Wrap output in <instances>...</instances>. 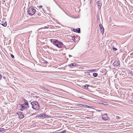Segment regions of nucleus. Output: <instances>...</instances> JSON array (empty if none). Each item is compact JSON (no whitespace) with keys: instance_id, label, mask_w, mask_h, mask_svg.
<instances>
[{"instance_id":"1","label":"nucleus","mask_w":133,"mask_h":133,"mask_svg":"<svg viewBox=\"0 0 133 133\" xmlns=\"http://www.w3.org/2000/svg\"><path fill=\"white\" fill-rule=\"evenodd\" d=\"M51 41L53 44L56 46L57 48L61 49L64 46L63 44L61 41H59L56 39H51Z\"/></svg>"},{"instance_id":"2","label":"nucleus","mask_w":133,"mask_h":133,"mask_svg":"<svg viewBox=\"0 0 133 133\" xmlns=\"http://www.w3.org/2000/svg\"><path fill=\"white\" fill-rule=\"evenodd\" d=\"M32 108L35 110H38L39 109L38 103L37 102H32L31 103Z\"/></svg>"},{"instance_id":"3","label":"nucleus","mask_w":133,"mask_h":133,"mask_svg":"<svg viewBox=\"0 0 133 133\" xmlns=\"http://www.w3.org/2000/svg\"><path fill=\"white\" fill-rule=\"evenodd\" d=\"M28 14L30 15H34L36 12V10L35 7H31L29 8L28 11Z\"/></svg>"},{"instance_id":"4","label":"nucleus","mask_w":133,"mask_h":133,"mask_svg":"<svg viewBox=\"0 0 133 133\" xmlns=\"http://www.w3.org/2000/svg\"><path fill=\"white\" fill-rule=\"evenodd\" d=\"M39 117L43 118H45L46 117L49 118L50 117L49 116L47 115L42 113L40 114L39 116Z\"/></svg>"},{"instance_id":"5","label":"nucleus","mask_w":133,"mask_h":133,"mask_svg":"<svg viewBox=\"0 0 133 133\" xmlns=\"http://www.w3.org/2000/svg\"><path fill=\"white\" fill-rule=\"evenodd\" d=\"M29 104L28 102H26L21 105L22 108L23 109H25L29 107Z\"/></svg>"},{"instance_id":"6","label":"nucleus","mask_w":133,"mask_h":133,"mask_svg":"<svg viewBox=\"0 0 133 133\" xmlns=\"http://www.w3.org/2000/svg\"><path fill=\"white\" fill-rule=\"evenodd\" d=\"M102 118L103 120L105 121H107L110 118L108 116L107 114H105L102 116Z\"/></svg>"},{"instance_id":"7","label":"nucleus","mask_w":133,"mask_h":133,"mask_svg":"<svg viewBox=\"0 0 133 133\" xmlns=\"http://www.w3.org/2000/svg\"><path fill=\"white\" fill-rule=\"evenodd\" d=\"M113 65L115 66H118L120 65L119 62L117 61H115Z\"/></svg>"},{"instance_id":"8","label":"nucleus","mask_w":133,"mask_h":133,"mask_svg":"<svg viewBox=\"0 0 133 133\" xmlns=\"http://www.w3.org/2000/svg\"><path fill=\"white\" fill-rule=\"evenodd\" d=\"M18 114H19V119H21L23 118L24 117V116L22 112H19Z\"/></svg>"},{"instance_id":"9","label":"nucleus","mask_w":133,"mask_h":133,"mask_svg":"<svg viewBox=\"0 0 133 133\" xmlns=\"http://www.w3.org/2000/svg\"><path fill=\"white\" fill-rule=\"evenodd\" d=\"M99 27L100 28V31L102 33L104 32V28L103 27L102 25L100 24L99 25Z\"/></svg>"},{"instance_id":"10","label":"nucleus","mask_w":133,"mask_h":133,"mask_svg":"<svg viewBox=\"0 0 133 133\" xmlns=\"http://www.w3.org/2000/svg\"><path fill=\"white\" fill-rule=\"evenodd\" d=\"M73 31L74 32H77L78 33H80V28H78L77 29H74L73 30Z\"/></svg>"},{"instance_id":"11","label":"nucleus","mask_w":133,"mask_h":133,"mask_svg":"<svg viewBox=\"0 0 133 133\" xmlns=\"http://www.w3.org/2000/svg\"><path fill=\"white\" fill-rule=\"evenodd\" d=\"M97 3L98 4V7L99 8H100L102 6L101 2L100 1H99L97 2Z\"/></svg>"},{"instance_id":"12","label":"nucleus","mask_w":133,"mask_h":133,"mask_svg":"<svg viewBox=\"0 0 133 133\" xmlns=\"http://www.w3.org/2000/svg\"><path fill=\"white\" fill-rule=\"evenodd\" d=\"M76 64H76L74 63H71L69 65V66H76Z\"/></svg>"},{"instance_id":"13","label":"nucleus","mask_w":133,"mask_h":133,"mask_svg":"<svg viewBox=\"0 0 133 133\" xmlns=\"http://www.w3.org/2000/svg\"><path fill=\"white\" fill-rule=\"evenodd\" d=\"M77 106L81 107H83L84 106V105L81 104H77Z\"/></svg>"},{"instance_id":"14","label":"nucleus","mask_w":133,"mask_h":133,"mask_svg":"<svg viewBox=\"0 0 133 133\" xmlns=\"http://www.w3.org/2000/svg\"><path fill=\"white\" fill-rule=\"evenodd\" d=\"M93 76L94 77H96L97 76L98 74L97 73H94L93 74Z\"/></svg>"},{"instance_id":"15","label":"nucleus","mask_w":133,"mask_h":133,"mask_svg":"<svg viewBox=\"0 0 133 133\" xmlns=\"http://www.w3.org/2000/svg\"><path fill=\"white\" fill-rule=\"evenodd\" d=\"M88 87V85H85L84 86L83 88L84 89H86Z\"/></svg>"},{"instance_id":"16","label":"nucleus","mask_w":133,"mask_h":133,"mask_svg":"<svg viewBox=\"0 0 133 133\" xmlns=\"http://www.w3.org/2000/svg\"><path fill=\"white\" fill-rule=\"evenodd\" d=\"M1 24L4 26H6L7 25V23H6V22L3 24Z\"/></svg>"},{"instance_id":"17","label":"nucleus","mask_w":133,"mask_h":133,"mask_svg":"<svg viewBox=\"0 0 133 133\" xmlns=\"http://www.w3.org/2000/svg\"><path fill=\"white\" fill-rule=\"evenodd\" d=\"M5 130L4 128H0V132H3Z\"/></svg>"},{"instance_id":"18","label":"nucleus","mask_w":133,"mask_h":133,"mask_svg":"<svg viewBox=\"0 0 133 133\" xmlns=\"http://www.w3.org/2000/svg\"><path fill=\"white\" fill-rule=\"evenodd\" d=\"M89 71L90 72H95L96 71V70L95 69H94L93 70H90Z\"/></svg>"},{"instance_id":"19","label":"nucleus","mask_w":133,"mask_h":133,"mask_svg":"<svg viewBox=\"0 0 133 133\" xmlns=\"http://www.w3.org/2000/svg\"><path fill=\"white\" fill-rule=\"evenodd\" d=\"M66 132V131L65 130H63L61 132H59V133H65Z\"/></svg>"},{"instance_id":"20","label":"nucleus","mask_w":133,"mask_h":133,"mask_svg":"<svg viewBox=\"0 0 133 133\" xmlns=\"http://www.w3.org/2000/svg\"><path fill=\"white\" fill-rule=\"evenodd\" d=\"M113 49L114 50V51H116L117 50V49L116 48H114V46H113Z\"/></svg>"},{"instance_id":"21","label":"nucleus","mask_w":133,"mask_h":133,"mask_svg":"<svg viewBox=\"0 0 133 133\" xmlns=\"http://www.w3.org/2000/svg\"><path fill=\"white\" fill-rule=\"evenodd\" d=\"M11 57L13 58H14V56L12 54H11Z\"/></svg>"},{"instance_id":"22","label":"nucleus","mask_w":133,"mask_h":133,"mask_svg":"<svg viewBox=\"0 0 133 133\" xmlns=\"http://www.w3.org/2000/svg\"><path fill=\"white\" fill-rule=\"evenodd\" d=\"M72 39L73 40V41L74 42H75V39L74 37H72Z\"/></svg>"},{"instance_id":"23","label":"nucleus","mask_w":133,"mask_h":133,"mask_svg":"<svg viewBox=\"0 0 133 133\" xmlns=\"http://www.w3.org/2000/svg\"><path fill=\"white\" fill-rule=\"evenodd\" d=\"M38 15L39 16H41V14L40 13H38Z\"/></svg>"},{"instance_id":"24","label":"nucleus","mask_w":133,"mask_h":133,"mask_svg":"<svg viewBox=\"0 0 133 133\" xmlns=\"http://www.w3.org/2000/svg\"><path fill=\"white\" fill-rule=\"evenodd\" d=\"M2 78V75L0 74V79H1Z\"/></svg>"},{"instance_id":"25","label":"nucleus","mask_w":133,"mask_h":133,"mask_svg":"<svg viewBox=\"0 0 133 133\" xmlns=\"http://www.w3.org/2000/svg\"><path fill=\"white\" fill-rule=\"evenodd\" d=\"M107 103L106 102H104V103H103V104L104 105H106L107 104Z\"/></svg>"},{"instance_id":"26","label":"nucleus","mask_w":133,"mask_h":133,"mask_svg":"<svg viewBox=\"0 0 133 133\" xmlns=\"http://www.w3.org/2000/svg\"><path fill=\"white\" fill-rule=\"evenodd\" d=\"M44 28H47V29H48L49 28V27H47V26H45L44 27Z\"/></svg>"},{"instance_id":"27","label":"nucleus","mask_w":133,"mask_h":133,"mask_svg":"<svg viewBox=\"0 0 133 133\" xmlns=\"http://www.w3.org/2000/svg\"><path fill=\"white\" fill-rule=\"evenodd\" d=\"M42 5H41V6H39V8H41V7H42Z\"/></svg>"},{"instance_id":"28","label":"nucleus","mask_w":133,"mask_h":133,"mask_svg":"<svg viewBox=\"0 0 133 133\" xmlns=\"http://www.w3.org/2000/svg\"><path fill=\"white\" fill-rule=\"evenodd\" d=\"M85 105L87 106V107L88 108H90V107H90V106L87 105Z\"/></svg>"},{"instance_id":"29","label":"nucleus","mask_w":133,"mask_h":133,"mask_svg":"<svg viewBox=\"0 0 133 133\" xmlns=\"http://www.w3.org/2000/svg\"><path fill=\"white\" fill-rule=\"evenodd\" d=\"M116 117H118V118H119V117H118V116H117Z\"/></svg>"},{"instance_id":"30","label":"nucleus","mask_w":133,"mask_h":133,"mask_svg":"<svg viewBox=\"0 0 133 133\" xmlns=\"http://www.w3.org/2000/svg\"><path fill=\"white\" fill-rule=\"evenodd\" d=\"M45 63H48V62H45Z\"/></svg>"},{"instance_id":"31","label":"nucleus","mask_w":133,"mask_h":133,"mask_svg":"<svg viewBox=\"0 0 133 133\" xmlns=\"http://www.w3.org/2000/svg\"><path fill=\"white\" fill-rule=\"evenodd\" d=\"M45 90V89H44V90ZM45 90H47V91H49L48 90H46V89H45Z\"/></svg>"},{"instance_id":"32","label":"nucleus","mask_w":133,"mask_h":133,"mask_svg":"<svg viewBox=\"0 0 133 133\" xmlns=\"http://www.w3.org/2000/svg\"><path fill=\"white\" fill-rule=\"evenodd\" d=\"M132 53H131V55H132Z\"/></svg>"},{"instance_id":"33","label":"nucleus","mask_w":133,"mask_h":133,"mask_svg":"<svg viewBox=\"0 0 133 133\" xmlns=\"http://www.w3.org/2000/svg\"><path fill=\"white\" fill-rule=\"evenodd\" d=\"M132 53H131V55H132Z\"/></svg>"},{"instance_id":"34","label":"nucleus","mask_w":133,"mask_h":133,"mask_svg":"<svg viewBox=\"0 0 133 133\" xmlns=\"http://www.w3.org/2000/svg\"><path fill=\"white\" fill-rule=\"evenodd\" d=\"M59 133V132H57V133Z\"/></svg>"},{"instance_id":"35","label":"nucleus","mask_w":133,"mask_h":133,"mask_svg":"<svg viewBox=\"0 0 133 133\" xmlns=\"http://www.w3.org/2000/svg\"><path fill=\"white\" fill-rule=\"evenodd\" d=\"M53 133H56L53 132Z\"/></svg>"}]
</instances>
